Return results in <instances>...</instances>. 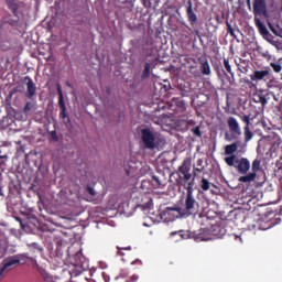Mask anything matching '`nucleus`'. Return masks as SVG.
<instances>
[{"label": "nucleus", "instance_id": "nucleus-1", "mask_svg": "<svg viewBox=\"0 0 282 282\" xmlns=\"http://www.w3.org/2000/svg\"><path fill=\"white\" fill-rule=\"evenodd\" d=\"M225 163L227 166L236 169L239 175H242L238 178V182L241 184H252V182L257 180V173L261 171V159H254L250 164V160H248V158L230 155L225 158Z\"/></svg>", "mask_w": 282, "mask_h": 282}, {"label": "nucleus", "instance_id": "nucleus-2", "mask_svg": "<svg viewBox=\"0 0 282 282\" xmlns=\"http://www.w3.org/2000/svg\"><path fill=\"white\" fill-rule=\"evenodd\" d=\"M226 235V229L220 225H212L210 228L199 229L197 234L194 235L195 241H210L213 237L221 239Z\"/></svg>", "mask_w": 282, "mask_h": 282}, {"label": "nucleus", "instance_id": "nucleus-3", "mask_svg": "<svg viewBox=\"0 0 282 282\" xmlns=\"http://www.w3.org/2000/svg\"><path fill=\"white\" fill-rule=\"evenodd\" d=\"M193 182L187 183L186 198L184 204V208L187 215H195L197 213V208H199V203H197L195 196H193Z\"/></svg>", "mask_w": 282, "mask_h": 282}, {"label": "nucleus", "instance_id": "nucleus-4", "mask_svg": "<svg viewBox=\"0 0 282 282\" xmlns=\"http://www.w3.org/2000/svg\"><path fill=\"white\" fill-rule=\"evenodd\" d=\"M70 261L74 265V269L72 270V274H74V276H79V274L84 273L85 270L89 268V262L83 257L82 252H76L70 258Z\"/></svg>", "mask_w": 282, "mask_h": 282}, {"label": "nucleus", "instance_id": "nucleus-5", "mask_svg": "<svg viewBox=\"0 0 282 282\" xmlns=\"http://www.w3.org/2000/svg\"><path fill=\"white\" fill-rule=\"evenodd\" d=\"M141 141L144 149H150V151L158 149V141L155 139V134L149 128H144L141 130Z\"/></svg>", "mask_w": 282, "mask_h": 282}, {"label": "nucleus", "instance_id": "nucleus-6", "mask_svg": "<svg viewBox=\"0 0 282 282\" xmlns=\"http://www.w3.org/2000/svg\"><path fill=\"white\" fill-rule=\"evenodd\" d=\"M23 259L34 261L33 258L28 257V253H23L7 258L0 265L3 267L6 271L10 272V270H14V268H17V265H19Z\"/></svg>", "mask_w": 282, "mask_h": 282}, {"label": "nucleus", "instance_id": "nucleus-7", "mask_svg": "<svg viewBox=\"0 0 282 282\" xmlns=\"http://www.w3.org/2000/svg\"><path fill=\"white\" fill-rule=\"evenodd\" d=\"M191 158H186L177 169L178 177L184 180V182H188L193 177V174H191Z\"/></svg>", "mask_w": 282, "mask_h": 282}, {"label": "nucleus", "instance_id": "nucleus-8", "mask_svg": "<svg viewBox=\"0 0 282 282\" xmlns=\"http://www.w3.org/2000/svg\"><path fill=\"white\" fill-rule=\"evenodd\" d=\"M223 67H225V69H219L218 67L216 68L218 76H221V74L227 76L230 85H232V80H235V73L232 72V66L230 65L229 58L224 57Z\"/></svg>", "mask_w": 282, "mask_h": 282}, {"label": "nucleus", "instance_id": "nucleus-9", "mask_svg": "<svg viewBox=\"0 0 282 282\" xmlns=\"http://www.w3.org/2000/svg\"><path fill=\"white\" fill-rule=\"evenodd\" d=\"M253 14L259 17H268V4L265 0H254L253 1Z\"/></svg>", "mask_w": 282, "mask_h": 282}, {"label": "nucleus", "instance_id": "nucleus-10", "mask_svg": "<svg viewBox=\"0 0 282 282\" xmlns=\"http://www.w3.org/2000/svg\"><path fill=\"white\" fill-rule=\"evenodd\" d=\"M57 94H58V105H59V118L62 120H65L67 118V106H65V97L63 96V89L61 88V85H57Z\"/></svg>", "mask_w": 282, "mask_h": 282}, {"label": "nucleus", "instance_id": "nucleus-11", "mask_svg": "<svg viewBox=\"0 0 282 282\" xmlns=\"http://www.w3.org/2000/svg\"><path fill=\"white\" fill-rule=\"evenodd\" d=\"M254 23L261 36L265 39V41H270V39H272V34H270V31H268L265 24H263V22H261V20L258 18H254Z\"/></svg>", "mask_w": 282, "mask_h": 282}, {"label": "nucleus", "instance_id": "nucleus-12", "mask_svg": "<svg viewBox=\"0 0 282 282\" xmlns=\"http://www.w3.org/2000/svg\"><path fill=\"white\" fill-rule=\"evenodd\" d=\"M24 83H26V98L32 100L36 96V84H34L30 76L24 77Z\"/></svg>", "mask_w": 282, "mask_h": 282}, {"label": "nucleus", "instance_id": "nucleus-13", "mask_svg": "<svg viewBox=\"0 0 282 282\" xmlns=\"http://www.w3.org/2000/svg\"><path fill=\"white\" fill-rule=\"evenodd\" d=\"M7 8H9L13 17H19V10L23 8V2L19 0H6Z\"/></svg>", "mask_w": 282, "mask_h": 282}, {"label": "nucleus", "instance_id": "nucleus-14", "mask_svg": "<svg viewBox=\"0 0 282 282\" xmlns=\"http://www.w3.org/2000/svg\"><path fill=\"white\" fill-rule=\"evenodd\" d=\"M267 76H270V67H264V70H254L250 78L253 83H259V80H265Z\"/></svg>", "mask_w": 282, "mask_h": 282}, {"label": "nucleus", "instance_id": "nucleus-15", "mask_svg": "<svg viewBox=\"0 0 282 282\" xmlns=\"http://www.w3.org/2000/svg\"><path fill=\"white\" fill-rule=\"evenodd\" d=\"M227 126L229 127L230 133H234V135H241V128L239 127V121H237L235 117H229L227 119Z\"/></svg>", "mask_w": 282, "mask_h": 282}, {"label": "nucleus", "instance_id": "nucleus-16", "mask_svg": "<svg viewBox=\"0 0 282 282\" xmlns=\"http://www.w3.org/2000/svg\"><path fill=\"white\" fill-rule=\"evenodd\" d=\"M186 17L188 20L189 25H195L197 23V14L195 11H193V1L188 0L187 1V8H186Z\"/></svg>", "mask_w": 282, "mask_h": 282}, {"label": "nucleus", "instance_id": "nucleus-17", "mask_svg": "<svg viewBox=\"0 0 282 282\" xmlns=\"http://www.w3.org/2000/svg\"><path fill=\"white\" fill-rule=\"evenodd\" d=\"M276 224V219H268V217H265L264 219L259 220L258 228L259 230H270V228H274Z\"/></svg>", "mask_w": 282, "mask_h": 282}, {"label": "nucleus", "instance_id": "nucleus-18", "mask_svg": "<svg viewBox=\"0 0 282 282\" xmlns=\"http://www.w3.org/2000/svg\"><path fill=\"white\" fill-rule=\"evenodd\" d=\"M33 267L37 270V272H40L41 276L45 282H54V278L50 273H47V271L44 268L39 265V262L34 259H33Z\"/></svg>", "mask_w": 282, "mask_h": 282}, {"label": "nucleus", "instance_id": "nucleus-19", "mask_svg": "<svg viewBox=\"0 0 282 282\" xmlns=\"http://www.w3.org/2000/svg\"><path fill=\"white\" fill-rule=\"evenodd\" d=\"M174 105H176V113H184L186 111V102L182 99L173 98Z\"/></svg>", "mask_w": 282, "mask_h": 282}, {"label": "nucleus", "instance_id": "nucleus-20", "mask_svg": "<svg viewBox=\"0 0 282 282\" xmlns=\"http://www.w3.org/2000/svg\"><path fill=\"white\" fill-rule=\"evenodd\" d=\"M239 149V144L237 142L231 143V144H227L225 147V155H235V153H237V150Z\"/></svg>", "mask_w": 282, "mask_h": 282}, {"label": "nucleus", "instance_id": "nucleus-21", "mask_svg": "<svg viewBox=\"0 0 282 282\" xmlns=\"http://www.w3.org/2000/svg\"><path fill=\"white\" fill-rule=\"evenodd\" d=\"M170 237H177L176 241H182L184 239H188L189 235L184 230H178V231H172L170 234Z\"/></svg>", "mask_w": 282, "mask_h": 282}, {"label": "nucleus", "instance_id": "nucleus-22", "mask_svg": "<svg viewBox=\"0 0 282 282\" xmlns=\"http://www.w3.org/2000/svg\"><path fill=\"white\" fill-rule=\"evenodd\" d=\"M199 186H200L202 191L204 193H206L207 191H210V186L215 187V184L210 183V181H208V178L203 177L199 182Z\"/></svg>", "mask_w": 282, "mask_h": 282}, {"label": "nucleus", "instance_id": "nucleus-23", "mask_svg": "<svg viewBox=\"0 0 282 282\" xmlns=\"http://www.w3.org/2000/svg\"><path fill=\"white\" fill-rule=\"evenodd\" d=\"M164 215H167L170 217V220H173L175 219V217H177V215H180V210H177V208L167 207L164 212Z\"/></svg>", "mask_w": 282, "mask_h": 282}, {"label": "nucleus", "instance_id": "nucleus-24", "mask_svg": "<svg viewBox=\"0 0 282 282\" xmlns=\"http://www.w3.org/2000/svg\"><path fill=\"white\" fill-rule=\"evenodd\" d=\"M200 72L203 76H210V64H208V61L200 64Z\"/></svg>", "mask_w": 282, "mask_h": 282}, {"label": "nucleus", "instance_id": "nucleus-25", "mask_svg": "<svg viewBox=\"0 0 282 282\" xmlns=\"http://www.w3.org/2000/svg\"><path fill=\"white\" fill-rule=\"evenodd\" d=\"M149 76H151V64L149 62H145L141 78L145 79L149 78Z\"/></svg>", "mask_w": 282, "mask_h": 282}, {"label": "nucleus", "instance_id": "nucleus-26", "mask_svg": "<svg viewBox=\"0 0 282 282\" xmlns=\"http://www.w3.org/2000/svg\"><path fill=\"white\" fill-rule=\"evenodd\" d=\"M270 67H272L273 72H275V74H281V72H282V65L279 62H276V63L271 62Z\"/></svg>", "mask_w": 282, "mask_h": 282}, {"label": "nucleus", "instance_id": "nucleus-27", "mask_svg": "<svg viewBox=\"0 0 282 282\" xmlns=\"http://www.w3.org/2000/svg\"><path fill=\"white\" fill-rule=\"evenodd\" d=\"M32 109H34V104H32V101H26V104L23 108V115L29 116V113H30V111H32Z\"/></svg>", "mask_w": 282, "mask_h": 282}, {"label": "nucleus", "instance_id": "nucleus-28", "mask_svg": "<svg viewBox=\"0 0 282 282\" xmlns=\"http://www.w3.org/2000/svg\"><path fill=\"white\" fill-rule=\"evenodd\" d=\"M253 133L252 131H250V128L245 127V142H250V140H252L253 138Z\"/></svg>", "mask_w": 282, "mask_h": 282}, {"label": "nucleus", "instance_id": "nucleus-29", "mask_svg": "<svg viewBox=\"0 0 282 282\" xmlns=\"http://www.w3.org/2000/svg\"><path fill=\"white\" fill-rule=\"evenodd\" d=\"M226 26H227L228 34H230V36H232L234 39H237V35L235 34V29H232V25L230 24V22L227 21Z\"/></svg>", "mask_w": 282, "mask_h": 282}, {"label": "nucleus", "instance_id": "nucleus-30", "mask_svg": "<svg viewBox=\"0 0 282 282\" xmlns=\"http://www.w3.org/2000/svg\"><path fill=\"white\" fill-rule=\"evenodd\" d=\"M29 248L34 250V252H43V247H40L36 242H32L31 245H29Z\"/></svg>", "mask_w": 282, "mask_h": 282}, {"label": "nucleus", "instance_id": "nucleus-31", "mask_svg": "<svg viewBox=\"0 0 282 282\" xmlns=\"http://www.w3.org/2000/svg\"><path fill=\"white\" fill-rule=\"evenodd\" d=\"M6 160H8V155H0V170H6Z\"/></svg>", "mask_w": 282, "mask_h": 282}, {"label": "nucleus", "instance_id": "nucleus-32", "mask_svg": "<svg viewBox=\"0 0 282 282\" xmlns=\"http://www.w3.org/2000/svg\"><path fill=\"white\" fill-rule=\"evenodd\" d=\"M192 132L194 133V135H196V138H202V128H199V126L192 129Z\"/></svg>", "mask_w": 282, "mask_h": 282}, {"label": "nucleus", "instance_id": "nucleus-33", "mask_svg": "<svg viewBox=\"0 0 282 282\" xmlns=\"http://www.w3.org/2000/svg\"><path fill=\"white\" fill-rule=\"evenodd\" d=\"M241 120H242V122L246 123L245 127H248V129H250V116L245 115V116H242Z\"/></svg>", "mask_w": 282, "mask_h": 282}, {"label": "nucleus", "instance_id": "nucleus-34", "mask_svg": "<svg viewBox=\"0 0 282 282\" xmlns=\"http://www.w3.org/2000/svg\"><path fill=\"white\" fill-rule=\"evenodd\" d=\"M8 271L0 264V281H3Z\"/></svg>", "mask_w": 282, "mask_h": 282}, {"label": "nucleus", "instance_id": "nucleus-35", "mask_svg": "<svg viewBox=\"0 0 282 282\" xmlns=\"http://www.w3.org/2000/svg\"><path fill=\"white\" fill-rule=\"evenodd\" d=\"M259 102H261L262 107H265L268 105V98L265 96H259Z\"/></svg>", "mask_w": 282, "mask_h": 282}, {"label": "nucleus", "instance_id": "nucleus-36", "mask_svg": "<svg viewBox=\"0 0 282 282\" xmlns=\"http://www.w3.org/2000/svg\"><path fill=\"white\" fill-rule=\"evenodd\" d=\"M50 135L54 142H58V134H56L55 130L51 131Z\"/></svg>", "mask_w": 282, "mask_h": 282}, {"label": "nucleus", "instance_id": "nucleus-37", "mask_svg": "<svg viewBox=\"0 0 282 282\" xmlns=\"http://www.w3.org/2000/svg\"><path fill=\"white\" fill-rule=\"evenodd\" d=\"M269 28H270L272 34H274L275 36H280L281 37L280 32L276 31V29H274V26H272V24L269 23Z\"/></svg>", "mask_w": 282, "mask_h": 282}, {"label": "nucleus", "instance_id": "nucleus-38", "mask_svg": "<svg viewBox=\"0 0 282 282\" xmlns=\"http://www.w3.org/2000/svg\"><path fill=\"white\" fill-rule=\"evenodd\" d=\"M86 191L87 193H89L93 197L96 195V191L94 189V187L87 185L86 186Z\"/></svg>", "mask_w": 282, "mask_h": 282}, {"label": "nucleus", "instance_id": "nucleus-39", "mask_svg": "<svg viewBox=\"0 0 282 282\" xmlns=\"http://www.w3.org/2000/svg\"><path fill=\"white\" fill-rule=\"evenodd\" d=\"M55 243H56L57 250H58V248H61V247L63 246V239L56 238V239H55Z\"/></svg>", "mask_w": 282, "mask_h": 282}, {"label": "nucleus", "instance_id": "nucleus-40", "mask_svg": "<svg viewBox=\"0 0 282 282\" xmlns=\"http://www.w3.org/2000/svg\"><path fill=\"white\" fill-rule=\"evenodd\" d=\"M138 281V275L130 276L126 282H135Z\"/></svg>", "mask_w": 282, "mask_h": 282}, {"label": "nucleus", "instance_id": "nucleus-41", "mask_svg": "<svg viewBox=\"0 0 282 282\" xmlns=\"http://www.w3.org/2000/svg\"><path fill=\"white\" fill-rule=\"evenodd\" d=\"M132 265H142V260L137 259V260L132 261Z\"/></svg>", "mask_w": 282, "mask_h": 282}, {"label": "nucleus", "instance_id": "nucleus-42", "mask_svg": "<svg viewBox=\"0 0 282 282\" xmlns=\"http://www.w3.org/2000/svg\"><path fill=\"white\" fill-rule=\"evenodd\" d=\"M142 208L147 210V208H151V202L145 203Z\"/></svg>", "mask_w": 282, "mask_h": 282}, {"label": "nucleus", "instance_id": "nucleus-43", "mask_svg": "<svg viewBox=\"0 0 282 282\" xmlns=\"http://www.w3.org/2000/svg\"><path fill=\"white\" fill-rule=\"evenodd\" d=\"M193 171L196 173H202L204 171V167H194Z\"/></svg>", "mask_w": 282, "mask_h": 282}, {"label": "nucleus", "instance_id": "nucleus-44", "mask_svg": "<svg viewBox=\"0 0 282 282\" xmlns=\"http://www.w3.org/2000/svg\"><path fill=\"white\" fill-rule=\"evenodd\" d=\"M102 278L105 282H109V275L107 273L102 272Z\"/></svg>", "mask_w": 282, "mask_h": 282}, {"label": "nucleus", "instance_id": "nucleus-45", "mask_svg": "<svg viewBox=\"0 0 282 282\" xmlns=\"http://www.w3.org/2000/svg\"><path fill=\"white\" fill-rule=\"evenodd\" d=\"M197 177V172L196 171H193V180H192V182H193V184H195V178Z\"/></svg>", "mask_w": 282, "mask_h": 282}, {"label": "nucleus", "instance_id": "nucleus-46", "mask_svg": "<svg viewBox=\"0 0 282 282\" xmlns=\"http://www.w3.org/2000/svg\"><path fill=\"white\" fill-rule=\"evenodd\" d=\"M202 164H204V161L202 159L197 160V166H202Z\"/></svg>", "mask_w": 282, "mask_h": 282}, {"label": "nucleus", "instance_id": "nucleus-47", "mask_svg": "<svg viewBox=\"0 0 282 282\" xmlns=\"http://www.w3.org/2000/svg\"><path fill=\"white\" fill-rule=\"evenodd\" d=\"M154 182L160 184V178H158V176H153Z\"/></svg>", "mask_w": 282, "mask_h": 282}, {"label": "nucleus", "instance_id": "nucleus-48", "mask_svg": "<svg viewBox=\"0 0 282 282\" xmlns=\"http://www.w3.org/2000/svg\"><path fill=\"white\" fill-rule=\"evenodd\" d=\"M246 1H247V6H248V8L250 10V8H252V6L250 4V0H246Z\"/></svg>", "mask_w": 282, "mask_h": 282}, {"label": "nucleus", "instance_id": "nucleus-49", "mask_svg": "<svg viewBox=\"0 0 282 282\" xmlns=\"http://www.w3.org/2000/svg\"><path fill=\"white\" fill-rule=\"evenodd\" d=\"M119 250H131V247H127V248H119Z\"/></svg>", "mask_w": 282, "mask_h": 282}, {"label": "nucleus", "instance_id": "nucleus-50", "mask_svg": "<svg viewBox=\"0 0 282 282\" xmlns=\"http://www.w3.org/2000/svg\"><path fill=\"white\" fill-rule=\"evenodd\" d=\"M195 34H199V31L196 30V31H195Z\"/></svg>", "mask_w": 282, "mask_h": 282}, {"label": "nucleus", "instance_id": "nucleus-51", "mask_svg": "<svg viewBox=\"0 0 282 282\" xmlns=\"http://www.w3.org/2000/svg\"><path fill=\"white\" fill-rule=\"evenodd\" d=\"M17 220L20 221V224H21V218H17Z\"/></svg>", "mask_w": 282, "mask_h": 282}, {"label": "nucleus", "instance_id": "nucleus-52", "mask_svg": "<svg viewBox=\"0 0 282 282\" xmlns=\"http://www.w3.org/2000/svg\"><path fill=\"white\" fill-rule=\"evenodd\" d=\"M0 195H3V193L1 192V188H0Z\"/></svg>", "mask_w": 282, "mask_h": 282}, {"label": "nucleus", "instance_id": "nucleus-53", "mask_svg": "<svg viewBox=\"0 0 282 282\" xmlns=\"http://www.w3.org/2000/svg\"><path fill=\"white\" fill-rule=\"evenodd\" d=\"M120 276V275H119ZM119 276H117L116 279H118Z\"/></svg>", "mask_w": 282, "mask_h": 282}]
</instances>
